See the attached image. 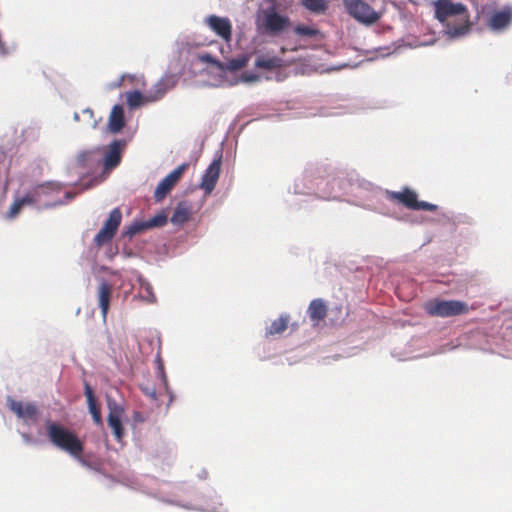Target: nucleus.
<instances>
[{"label":"nucleus","instance_id":"obj_14","mask_svg":"<svg viewBox=\"0 0 512 512\" xmlns=\"http://www.w3.org/2000/svg\"><path fill=\"white\" fill-rule=\"evenodd\" d=\"M125 145L126 142L124 140H114L109 145L103 160L105 170H112L120 164Z\"/></svg>","mask_w":512,"mask_h":512},{"label":"nucleus","instance_id":"obj_7","mask_svg":"<svg viewBox=\"0 0 512 512\" xmlns=\"http://www.w3.org/2000/svg\"><path fill=\"white\" fill-rule=\"evenodd\" d=\"M122 220V212L119 208L113 209L101 230L95 235L94 243L98 247L108 244L115 236Z\"/></svg>","mask_w":512,"mask_h":512},{"label":"nucleus","instance_id":"obj_13","mask_svg":"<svg viewBox=\"0 0 512 512\" xmlns=\"http://www.w3.org/2000/svg\"><path fill=\"white\" fill-rule=\"evenodd\" d=\"M176 85V79L173 75H166L156 82L152 88L147 91V100L151 103L157 102Z\"/></svg>","mask_w":512,"mask_h":512},{"label":"nucleus","instance_id":"obj_28","mask_svg":"<svg viewBox=\"0 0 512 512\" xmlns=\"http://www.w3.org/2000/svg\"><path fill=\"white\" fill-rule=\"evenodd\" d=\"M282 60L279 57H268V56H259L256 59L255 66L257 68L273 70L281 67Z\"/></svg>","mask_w":512,"mask_h":512},{"label":"nucleus","instance_id":"obj_16","mask_svg":"<svg viewBox=\"0 0 512 512\" xmlns=\"http://www.w3.org/2000/svg\"><path fill=\"white\" fill-rule=\"evenodd\" d=\"M512 23V8L505 6L503 9L494 12L488 21V26L494 31L507 29Z\"/></svg>","mask_w":512,"mask_h":512},{"label":"nucleus","instance_id":"obj_23","mask_svg":"<svg viewBox=\"0 0 512 512\" xmlns=\"http://www.w3.org/2000/svg\"><path fill=\"white\" fill-rule=\"evenodd\" d=\"M191 216V208L186 202H180L176 206L174 213L171 217V222L174 225H179L187 222Z\"/></svg>","mask_w":512,"mask_h":512},{"label":"nucleus","instance_id":"obj_32","mask_svg":"<svg viewBox=\"0 0 512 512\" xmlns=\"http://www.w3.org/2000/svg\"><path fill=\"white\" fill-rule=\"evenodd\" d=\"M141 390L146 396L150 397L152 400L157 399V393H156L155 388L150 387V386H144V387H141Z\"/></svg>","mask_w":512,"mask_h":512},{"label":"nucleus","instance_id":"obj_30","mask_svg":"<svg viewBox=\"0 0 512 512\" xmlns=\"http://www.w3.org/2000/svg\"><path fill=\"white\" fill-rule=\"evenodd\" d=\"M288 322V316H280L278 319L271 323L270 327L266 331V335L273 336L276 334H282L287 329Z\"/></svg>","mask_w":512,"mask_h":512},{"label":"nucleus","instance_id":"obj_9","mask_svg":"<svg viewBox=\"0 0 512 512\" xmlns=\"http://www.w3.org/2000/svg\"><path fill=\"white\" fill-rule=\"evenodd\" d=\"M205 23L224 42H231L233 28L231 21L227 17L210 15L205 19Z\"/></svg>","mask_w":512,"mask_h":512},{"label":"nucleus","instance_id":"obj_31","mask_svg":"<svg viewBox=\"0 0 512 512\" xmlns=\"http://www.w3.org/2000/svg\"><path fill=\"white\" fill-rule=\"evenodd\" d=\"M197 59L200 62L211 64L212 66L218 68H222V62L215 59L210 53H201L197 55Z\"/></svg>","mask_w":512,"mask_h":512},{"label":"nucleus","instance_id":"obj_8","mask_svg":"<svg viewBox=\"0 0 512 512\" xmlns=\"http://www.w3.org/2000/svg\"><path fill=\"white\" fill-rule=\"evenodd\" d=\"M188 167V163H183L160 181L154 191V199L156 202L162 201L171 192Z\"/></svg>","mask_w":512,"mask_h":512},{"label":"nucleus","instance_id":"obj_4","mask_svg":"<svg viewBox=\"0 0 512 512\" xmlns=\"http://www.w3.org/2000/svg\"><path fill=\"white\" fill-rule=\"evenodd\" d=\"M256 23L259 30L270 36L280 35L292 26L290 18L281 15L274 8L263 10Z\"/></svg>","mask_w":512,"mask_h":512},{"label":"nucleus","instance_id":"obj_22","mask_svg":"<svg viewBox=\"0 0 512 512\" xmlns=\"http://www.w3.org/2000/svg\"><path fill=\"white\" fill-rule=\"evenodd\" d=\"M125 126L124 110L121 105H115L109 115L108 128L112 133L120 132Z\"/></svg>","mask_w":512,"mask_h":512},{"label":"nucleus","instance_id":"obj_3","mask_svg":"<svg viewBox=\"0 0 512 512\" xmlns=\"http://www.w3.org/2000/svg\"><path fill=\"white\" fill-rule=\"evenodd\" d=\"M423 309L429 316L441 318L463 315L469 312V306L466 302L437 298L425 302Z\"/></svg>","mask_w":512,"mask_h":512},{"label":"nucleus","instance_id":"obj_27","mask_svg":"<svg viewBox=\"0 0 512 512\" xmlns=\"http://www.w3.org/2000/svg\"><path fill=\"white\" fill-rule=\"evenodd\" d=\"M301 5L313 14H324L329 5L328 0H301Z\"/></svg>","mask_w":512,"mask_h":512},{"label":"nucleus","instance_id":"obj_20","mask_svg":"<svg viewBox=\"0 0 512 512\" xmlns=\"http://www.w3.org/2000/svg\"><path fill=\"white\" fill-rule=\"evenodd\" d=\"M100 154V148H94L91 150H84L78 153L76 157V163L81 168L92 169L97 167L99 164L98 156Z\"/></svg>","mask_w":512,"mask_h":512},{"label":"nucleus","instance_id":"obj_5","mask_svg":"<svg viewBox=\"0 0 512 512\" xmlns=\"http://www.w3.org/2000/svg\"><path fill=\"white\" fill-rule=\"evenodd\" d=\"M386 197L390 201L398 202L402 204L404 207L410 210H424V211H436L437 205L425 202L418 201L417 194L408 187H405L402 191H387Z\"/></svg>","mask_w":512,"mask_h":512},{"label":"nucleus","instance_id":"obj_26","mask_svg":"<svg viewBox=\"0 0 512 512\" xmlns=\"http://www.w3.org/2000/svg\"><path fill=\"white\" fill-rule=\"evenodd\" d=\"M248 61L249 55L243 54L236 58L228 59L226 62H222V68H220V70L236 72L244 68L247 65Z\"/></svg>","mask_w":512,"mask_h":512},{"label":"nucleus","instance_id":"obj_36","mask_svg":"<svg viewBox=\"0 0 512 512\" xmlns=\"http://www.w3.org/2000/svg\"><path fill=\"white\" fill-rule=\"evenodd\" d=\"M126 77H128L130 80H133V76H131V75H128V76L124 75V76H122L121 81L117 84V86H118V87H120V86H121L122 81H123Z\"/></svg>","mask_w":512,"mask_h":512},{"label":"nucleus","instance_id":"obj_19","mask_svg":"<svg viewBox=\"0 0 512 512\" xmlns=\"http://www.w3.org/2000/svg\"><path fill=\"white\" fill-rule=\"evenodd\" d=\"M328 312V307L326 303L320 299H314L310 302L307 313L309 315L310 320L317 325L320 321H323Z\"/></svg>","mask_w":512,"mask_h":512},{"label":"nucleus","instance_id":"obj_38","mask_svg":"<svg viewBox=\"0 0 512 512\" xmlns=\"http://www.w3.org/2000/svg\"><path fill=\"white\" fill-rule=\"evenodd\" d=\"M74 118H75V120H78V119H79V116H78V114H77V113H75Z\"/></svg>","mask_w":512,"mask_h":512},{"label":"nucleus","instance_id":"obj_6","mask_svg":"<svg viewBox=\"0 0 512 512\" xmlns=\"http://www.w3.org/2000/svg\"><path fill=\"white\" fill-rule=\"evenodd\" d=\"M343 4L347 13L360 23L371 25L381 17L380 13L363 0H344Z\"/></svg>","mask_w":512,"mask_h":512},{"label":"nucleus","instance_id":"obj_37","mask_svg":"<svg viewBox=\"0 0 512 512\" xmlns=\"http://www.w3.org/2000/svg\"><path fill=\"white\" fill-rule=\"evenodd\" d=\"M84 114H88L89 116H92L93 115V111L90 110V109H86L83 111Z\"/></svg>","mask_w":512,"mask_h":512},{"label":"nucleus","instance_id":"obj_34","mask_svg":"<svg viewBox=\"0 0 512 512\" xmlns=\"http://www.w3.org/2000/svg\"><path fill=\"white\" fill-rule=\"evenodd\" d=\"M133 421L135 423H143L146 421V417L143 415V413H141L139 411H135L133 413Z\"/></svg>","mask_w":512,"mask_h":512},{"label":"nucleus","instance_id":"obj_18","mask_svg":"<svg viewBox=\"0 0 512 512\" xmlns=\"http://www.w3.org/2000/svg\"><path fill=\"white\" fill-rule=\"evenodd\" d=\"M84 394L86 396L89 412L92 415L94 423L97 425H102L103 422L101 409L88 382H84Z\"/></svg>","mask_w":512,"mask_h":512},{"label":"nucleus","instance_id":"obj_29","mask_svg":"<svg viewBox=\"0 0 512 512\" xmlns=\"http://www.w3.org/2000/svg\"><path fill=\"white\" fill-rule=\"evenodd\" d=\"M126 102L127 105L132 109L144 104L151 103L147 100V93L142 94L137 90L126 93Z\"/></svg>","mask_w":512,"mask_h":512},{"label":"nucleus","instance_id":"obj_15","mask_svg":"<svg viewBox=\"0 0 512 512\" xmlns=\"http://www.w3.org/2000/svg\"><path fill=\"white\" fill-rule=\"evenodd\" d=\"M8 406L12 412H14L19 418L26 421H36L38 410L37 407L32 403H23L14 399H8Z\"/></svg>","mask_w":512,"mask_h":512},{"label":"nucleus","instance_id":"obj_11","mask_svg":"<svg viewBox=\"0 0 512 512\" xmlns=\"http://www.w3.org/2000/svg\"><path fill=\"white\" fill-rule=\"evenodd\" d=\"M167 223V215L162 212L159 213L147 221L134 222L129 227H127L125 231V235L129 237H133L136 234H139L147 229L154 227H162Z\"/></svg>","mask_w":512,"mask_h":512},{"label":"nucleus","instance_id":"obj_10","mask_svg":"<svg viewBox=\"0 0 512 512\" xmlns=\"http://www.w3.org/2000/svg\"><path fill=\"white\" fill-rule=\"evenodd\" d=\"M109 413L107 417L108 426L112 429L114 437L120 441L124 436V428L122 425V416L124 414V409L122 406L117 403L109 402L108 403Z\"/></svg>","mask_w":512,"mask_h":512},{"label":"nucleus","instance_id":"obj_33","mask_svg":"<svg viewBox=\"0 0 512 512\" xmlns=\"http://www.w3.org/2000/svg\"><path fill=\"white\" fill-rule=\"evenodd\" d=\"M157 361H158V373L159 375L161 376L164 384L166 385V375H165V372H164V366H163V363L161 361V358L160 356L157 357Z\"/></svg>","mask_w":512,"mask_h":512},{"label":"nucleus","instance_id":"obj_35","mask_svg":"<svg viewBox=\"0 0 512 512\" xmlns=\"http://www.w3.org/2000/svg\"><path fill=\"white\" fill-rule=\"evenodd\" d=\"M145 291L147 292V296L146 298L150 301V302H154L156 300L155 298V295L153 294L152 292V289L150 286H147L145 287Z\"/></svg>","mask_w":512,"mask_h":512},{"label":"nucleus","instance_id":"obj_24","mask_svg":"<svg viewBox=\"0 0 512 512\" xmlns=\"http://www.w3.org/2000/svg\"><path fill=\"white\" fill-rule=\"evenodd\" d=\"M293 32L300 39L308 40V39H318L322 36L319 29L314 26H309L305 24H298L293 27Z\"/></svg>","mask_w":512,"mask_h":512},{"label":"nucleus","instance_id":"obj_25","mask_svg":"<svg viewBox=\"0 0 512 512\" xmlns=\"http://www.w3.org/2000/svg\"><path fill=\"white\" fill-rule=\"evenodd\" d=\"M26 205H34V199L30 198L28 193H26L21 198H16L14 202L11 204L8 212H7V218L8 219H14L16 218L24 206Z\"/></svg>","mask_w":512,"mask_h":512},{"label":"nucleus","instance_id":"obj_12","mask_svg":"<svg viewBox=\"0 0 512 512\" xmlns=\"http://www.w3.org/2000/svg\"><path fill=\"white\" fill-rule=\"evenodd\" d=\"M220 170H221V156H219L217 159H214L212 161V163L208 166V168L206 169V171L202 177L200 187H201V189H203L205 191V193L207 195L210 194L214 190V188L217 184V181L219 179Z\"/></svg>","mask_w":512,"mask_h":512},{"label":"nucleus","instance_id":"obj_1","mask_svg":"<svg viewBox=\"0 0 512 512\" xmlns=\"http://www.w3.org/2000/svg\"><path fill=\"white\" fill-rule=\"evenodd\" d=\"M433 5L435 18L443 24L450 37L463 36L469 31L470 14L466 5L452 0H436Z\"/></svg>","mask_w":512,"mask_h":512},{"label":"nucleus","instance_id":"obj_2","mask_svg":"<svg viewBox=\"0 0 512 512\" xmlns=\"http://www.w3.org/2000/svg\"><path fill=\"white\" fill-rule=\"evenodd\" d=\"M47 436L57 448L69 453L74 458H81L84 445L76 433L56 423L47 424Z\"/></svg>","mask_w":512,"mask_h":512},{"label":"nucleus","instance_id":"obj_21","mask_svg":"<svg viewBox=\"0 0 512 512\" xmlns=\"http://www.w3.org/2000/svg\"><path fill=\"white\" fill-rule=\"evenodd\" d=\"M111 293L112 286L108 282L102 281L98 287V302L104 320L109 310Z\"/></svg>","mask_w":512,"mask_h":512},{"label":"nucleus","instance_id":"obj_17","mask_svg":"<svg viewBox=\"0 0 512 512\" xmlns=\"http://www.w3.org/2000/svg\"><path fill=\"white\" fill-rule=\"evenodd\" d=\"M62 190V186L56 182H46L35 186L30 190L28 195L34 199V204L40 203L43 198L58 194Z\"/></svg>","mask_w":512,"mask_h":512}]
</instances>
